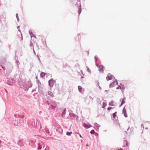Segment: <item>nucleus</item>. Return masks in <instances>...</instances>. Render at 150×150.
<instances>
[{
  "instance_id": "27",
  "label": "nucleus",
  "mask_w": 150,
  "mask_h": 150,
  "mask_svg": "<svg viewBox=\"0 0 150 150\" xmlns=\"http://www.w3.org/2000/svg\"><path fill=\"white\" fill-rule=\"evenodd\" d=\"M95 132L94 129L92 130L90 132V133L91 134H94Z\"/></svg>"
},
{
  "instance_id": "4",
  "label": "nucleus",
  "mask_w": 150,
  "mask_h": 150,
  "mask_svg": "<svg viewBox=\"0 0 150 150\" xmlns=\"http://www.w3.org/2000/svg\"><path fill=\"white\" fill-rule=\"evenodd\" d=\"M36 142V140L35 139H31L29 141V144L30 146L34 147L35 146V143Z\"/></svg>"
},
{
  "instance_id": "30",
  "label": "nucleus",
  "mask_w": 150,
  "mask_h": 150,
  "mask_svg": "<svg viewBox=\"0 0 150 150\" xmlns=\"http://www.w3.org/2000/svg\"><path fill=\"white\" fill-rule=\"evenodd\" d=\"M81 12V8H79V14H80Z\"/></svg>"
},
{
  "instance_id": "16",
  "label": "nucleus",
  "mask_w": 150,
  "mask_h": 150,
  "mask_svg": "<svg viewBox=\"0 0 150 150\" xmlns=\"http://www.w3.org/2000/svg\"><path fill=\"white\" fill-rule=\"evenodd\" d=\"M46 74L43 72H41L40 73V77L43 78Z\"/></svg>"
},
{
  "instance_id": "37",
  "label": "nucleus",
  "mask_w": 150,
  "mask_h": 150,
  "mask_svg": "<svg viewBox=\"0 0 150 150\" xmlns=\"http://www.w3.org/2000/svg\"><path fill=\"white\" fill-rule=\"evenodd\" d=\"M95 60L96 61H97V57H95Z\"/></svg>"
},
{
  "instance_id": "22",
  "label": "nucleus",
  "mask_w": 150,
  "mask_h": 150,
  "mask_svg": "<svg viewBox=\"0 0 150 150\" xmlns=\"http://www.w3.org/2000/svg\"><path fill=\"white\" fill-rule=\"evenodd\" d=\"M124 143H125V145H124V147H125V146H128V143L127 141L125 140H124Z\"/></svg>"
},
{
  "instance_id": "14",
  "label": "nucleus",
  "mask_w": 150,
  "mask_h": 150,
  "mask_svg": "<svg viewBox=\"0 0 150 150\" xmlns=\"http://www.w3.org/2000/svg\"><path fill=\"white\" fill-rule=\"evenodd\" d=\"M66 109H64L63 110L62 112V116L63 117H64L65 116V114L66 113Z\"/></svg>"
},
{
  "instance_id": "11",
  "label": "nucleus",
  "mask_w": 150,
  "mask_h": 150,
  "mask_svg": "<svg viewBox=\"0 0 150 150\" xmlns=\"http://www.w3.org/2000/svg\"><path fill=\"white\" fill-rule=\"evenodd\" d=\"M43 132H45L47 134H48L49 135H51V134H50V132L49 129L46 127H45V128L43 129Z\"/></svg>"
},
{
  "instance_id": "21",
  "label": "nucleus",
  "mask_w": 150,
  "mask_h": 150,
  "mask_svg": "<svg viewBox=\"0 0 150 150\" xmlns=\"http://www.w3.org/2000/svg\"><path fill=\"white\" fill-rule=\"evenodd\" d=\"M72 133V132H67L66 133V135L67 136H71V134Z\"/></svg>"
},
{
  "instance_id": "3",
  "label": "nucleus",
  "mask_w": 150,
  "mask_h": 150,
  "mask_svg": "<svg viewBox=\"0 0 150 150\" xmlns=\"http://www.w3.org/2000/svg\"><path fill=\"white\" fill-rule=\"evenodd\" d=\"M47 104L49 105V108L52 110H57L58 107L59 106V104L56 102L55 101H52L51 102L47 101Z\"/></svg>"
},
{
  "instance_id": "1",
  "label": "nucleus",
  "mask_w": 150,
  "mask_h": 150,
  "mask_svg": "<svg viewBox=\"0 0 150 150\" xmlns=\"http://www.w3.org/2000/svg\"><path fill=\"white\" fill-rule=\"evenodd\" d=\"M24 116H21L18 115L16 114L14 115L13 119L15 120H13L11 123L12 125H13L15 126H22L24 124V122L23 120L20 119V118L24 117Z\"/></svg>"
},
{
  "instance_id": "31",
  "label": "nucleus",
  "mask_w": 150,
  "mask_h": 150,
  "mask_svg": "<svg viewBox=\"0 0 150 150\" xmlns=\"http://www.w3.org/2000/svg\"><path fill=\"white\" fill-rule=\"evenodd\" d=\"M1 68H2L4 70H5V68L4 67L2 66H0V69L1 70Z\"/></svg>"
},
{
  "instance_id": "19",
  "label": "nucleus",
  "mask_w": 150,
  "mask_h": 150,
  "mask_svg": "<svg viewBox=\"0 0 150 150\" xmlns=\"http://www.w3.org/2000/svg\"><path fill=\"white\" fill-rule=\"evenodd\" d=\"M126 98L125 97H124L122 100V102L121 103L122 104H124L125 103V100Z\"/></svg>"
},
{
  "instance_id": "26",
  "label": "nucleus",
  "mask_w": 150,
  "mask_h": 150,
  "mask_svg": "<svg viewBox=\"0 0 150 150\" xmlns=\"http://www.w3.org/2000/svg\"><path fill=\"white\" fill-rule=\"evenodd\" d=\"M94 125L96 127H100V125L96 122H95L94 123Z\"/></svg>"
},
{
  "instance_id": "23",
  "label": "nucleus",
  "mask_w": 150,
  "mask_h": 150,
  "mask_svg": "<svg viewBox=\"0 0 150 150\" xmlns=\"http://www.w3.org/2000/svg\"><path fill=\"white\" fill-rule=\"evenodd\" d=\"M124 88H125L123 87H121V86H119L118 87H117L116 89H121V91H122L123 90H124Z\"/></svg>"
},
{
  "instance_id": "13",
  "label": "nucleus",
  "mask_w": 150,
  "mask_h": 150,
  "mask_svg": "<svg viewBox=\"0 0 150 150\" xmlns=\"http://www.w3.org/2000/svg\"><path fill=\"white\" fill-rule=\"evenodd\" d=\"M122 113L124 114V115L125 117H127L126 113V111L125 107H124L123 109Z\"/></svg>"
},
{
  "instance_id": "38",
  "label": "nucleus",
  "mask_w": 150,
  "mask_h": 150,
  "mask_svg": "<svg viewBox=\"0 0 150 150\" xmlns=\"http://www.w3.org/2000/svg\"><path fill=\"white\" fill-rule=\"evenodd\" d=\"M97 84L98 85V86H99V88H100V87L99 86V83L98 82H97Z\"/></svg>"
},
{
  "instance_id": "9",
  "label": "nucleus",
  "mask_w": 150,
  "mask_h": 150,
  "mask_svg": "<svg viewBox=\"0 0 150 150\" xmlns=\"http://www.w3.org/2000/svg\"><path fill=\"white\" fill-rule=\"evenodd\" d=\"M54 83V80L52 79L49 81V83L50 87H53Z\"/></svg>"
},
{
  "instance_id": "15",
  "label": "nucleus",
  "mask_w": 150,
  "mask_h": 150,
  "mask_svg": "<svg viewBox=\"0 0 150 150\" xmlns=\"http://www.w3.org/2000/svg\"><path fill=\"white\" fill-rule=\"evenodd\" d=\"M104 67L102 65L100 66L99 68V71L101 72H103V71Z\"/></svg>"
},
{
  "instance_id": "45",
  "label": "nucleus",
  "mask_w": 150,
  "mask_h": 150,
  "mask_svg": "<svg viewBox=\"0 0 150 150\" xmlns=\"http://www.w3.org/2000/svg\"><path fill=\"white\" fill-rule=\"evenodd\" d=\"M98 99H100V98H97V100H98Z\"/></svg>"
},
{
  "instance_id": "32",
  "label": "nucleus",
  "mask_w": 150,
  "mask_h": 150,
  "mask_svg": "<svg viewBox=\"0 0 150 150\" xmlns=\"http://www.w3.org/2000/svg\"><path fill=\"white\" fill-rule=\"evenodd\" d=\"M44 150H49V148L47 146H46V148Z\"/></svg>"
},
{
  "instance_id": "43",
  "label": "nucleus",
  "mask_w": 150,
  "mask_h": 150,
  "mask_svg": "<svg viewBox=\"0 0 150 150\" xmlns=\"http://www.w3.org/2000/svg\"><path fill=\"white\" fill-rule=\"evenodd\" d=\"M89 98H92V99H93V98L91 97V96H89Z\"/></svg>"
},
{
  "instance_id": "24",
  "label": "nucleus",
  "mask_w": 150,
  "mask_h": 150,
  "mask_svg": "<svg viewBox=\"0 0 150 150\" xmlns=\"http://www.w3.org/2000/svg\"><path fill=\"white\" fill-rule=\"evenodd\" d=\"M107 105L106 103H105L104 102H103L102 106V108H104Z\"/></svg>"
},
{
  "instance_id": "35",
  "label": "nucleus",
  "mask_w": 150,
  "mask_h": 150,
  "mask_svg": "<svg viewBox=\"0 0 150 150\" xmlns=\"http://www.w3.org/2000/svg\"><path fill=\"white\" fill-rule=\"evenodd\" d=\"M21 39H20V40H23V38H22V35L21 34Z\"/></svg>"
},
{
  "instance_id": "25",
  "label": "nucleus",
  "mask_w": 150,
  "mask_h": 150,
  "mask_svg": "<svg viewBox=\"0 0 150 150\" xmlns=\"http://www.w3.org/2000/svg\"><path fill=\"white\" fill-rule=\"evenodd\" d=\"M117 112H115L112 114V117L114 118H115L116 117V114H117Z\"/></svg>"
},
{
  "instance_id": "6",
  "label": "nucleus",
  "mask_w": 150,
  "mask_h": 150,
  "mask_svg": "<svg viewBox=\"0 0 150 150\" xmlns=\"http://www.w3.org/2000/svg\"><path fill=\"white\" fill-rule=\"evenodd\" d=\"M24 140L23 139H20L18 142V145L22 146H24Z\"/></svg>"
},
{
  "instance_id": "33",
  "label": "nucleus",
  "mask_w": 150,
  "mask_h": 150,
  "mask_svg": "<svg viewBox=\"0 0 150 150\" xmlns=\"http://www.w3.org/2000/svg\"><path fill=\"white\" fill-rule=\"evenodd\" d=\"M48 95H49L51 96H52V97H53L54 96V94H48Z\"/></svg>"
},
{
  "instance_id": "40",
  "label": "nucleus",
  "mask_w": 150,
  "mask_h": 150,
  "mask_svg": "<svg viewBox=\"0 0 150 150\" xmlns=\"http://www.w3.org/2000/svg\"><path fill=\"white\" fill-rule=\"evenodd\" d=\"M129 128H130V127L129 126L128 128L127 129V131H128L129 130Z\"/></svg>"
},
{
  "instance_id": "36",
  "label": "nucleus",
  "mask_w": 150,
  "mask_h": 150,
  "mask_svg": "<svg viewBox=\"0 0 150 150\" xmlns=\"http://www.w3.org/2000/svg\"><path fill=\"white\" fill-rule=\"evenodd\" d=\"M123 105V104H122V103H121L119 105V107H121Z\"/></svg>"
},
{
  "instance_id": "20",
  "label": "nucleus",
  "mask_w": 150,
  "mask_h": 150,
  "mask_svg": "<svg viewBox=\"0 0 150 150\" xmlns=\"http://www.w3.org/2000/svg\"><path fill=\"white\" fill-rule=\"evenodd\" d=\"M78 89L79 92H81L82 91V87L81 86H79L78 87Z\"/></svg>"
},
{
  "instance_id": "48",
  "label": "nucleus",
  "mask_w": 150,
  "mask_h": 150,
  "mask_svg": "<svg viewBox=\"0 0 150 150\" xmlns=\"http://www.w3.org/2000/svg\"><path fill=\"white\" fill-rule=\"evenodd\" d=\"M6 96H7V94H6Z\"/></svg>"
},
{
  "instance_id": "28",
  "label": "nucleus",
  "mask_w": 150,
  "mask_h": 150,
  "mask_svg": "<svg viewBox=\"0 0 150 150\" xmlns=\"http://www.w3.org/2000/svg\"><path fill=\"white\" fill-rule=\"evenodd\" d=\"M113 108H112L111 107H109L107 108V110L109 111L111 109H113Z\"/></svg>"
},
{
  "instance_id": "46",
  "label": "nucleus",
  "mask_w": 150,
  "mask_h": 150,
  "mask_svg": "<svg viewBox=\"0 0 150 150\" xmlns=\"http://www.w3.org/2000/svg\"><path fill=\"white\" fill-rule=\"evenodd\" d=\"M146 129H148V127H146V128H145Z\"/></svg>"
},
{
  "instance_id": "39",
  "label": "nucleus",
  "mask_w": 150,
  "mask_h": 150,
  "mask_svg": "<svg viewBox=\"0 0 150 150\" xmlns=\"http://www.w3.org/2000/svg\"><path fill=\"white\" fill-rule=\"evenodd\" d=\"M142 127L143 128H144V125L143 124H142Z\"/></svg>"
},
{
  "instance_id": "2",
  "label": "nucleus",
  "mask_w": 150,
  "mask_h": 150,
  "mask_svg": "<svg viewBox=\"0 0 150 150\" xmlns=\"http://www.w3.org/2000/svg\"><path fill=\"white\" fill-rule=\"evenodd\" d=\"M28 124L29 126L33 127L38 129H40L41 128V125L40 121L37 119H32L28 121Z\"/></svg>"
},
{
  "instance_id": "41",
  "label": "nucleus",
  "mask_w": 150,
  "mask_h": 150,
  "mask_svg": "<svg viewBox=\"0 0 150 150\" xmlns=\"http://www.w3.org/2000/svg\"><path fill=\"white\" fill-rule=\"evenodd\" d=\"M118 150H123V149H118Z\"/></svg>"
},
{
  "instance_id": "17",
  "label": "nucleus",
  "mask_w": 150,
  "mask_h": 150,
  "mask_svg": "<svg viewBox=\"0 0 150 150\" xmlns=\"http://www.w3.org/2000/svg\"><path fill=\"white\" fill-rule=\"evenodd\" d=\"M109 105L110 106H114V102L113 100H111L110 101L109 103Z\"/></svg>"
},
{
  "instance_id": "7",
  "label": "nucleus",
  "mask_w": 150,
  "mask_h": 150,
  "mask_svg": "<svg viewBox=\"0 0 150 150\" xmlns=\"http://www.w3.org/2000/svg\"><path fill=\"white\" fill-rule=\"evenodd\" d=\"M114 78V77L113 75L110 73H108L107 75L106 78L107 81H109L112 79Z\"/></svg>"
},
{
  "instance_id": "34",
  "label": "nucleus",
  "mask_w": 150,
  "mask_h": 150,
  "mask_svg": "<svg viewBox=\"0 0 150 150\" xmlns=\"http://www.w3.org/2000/svg\"><path fill=\"white\" fill-rule=\"evenodd\" d=\"M95 136H98V133H97L96 132H95Z\"/></svg>"
},
{
  "instance_id": "42",
  "label": "nucleus",
  "mask_w": 150,
  "mask_h": 150,
  "mask_svg": "<svg viewBox=\"0 0 150 150\" xmlns=\"http://www.w3.org/2000/svg\"><path fill=\"white\" fill-rule=\"evenodd\" d=\"M125 133H126V134H127V131H125Z\"/></svg>"
},
{
  "instance_id": "44",
  "label": "nucleus",
  "mask_w": 150,
  "mask_h": 150,
  "mask_svg": "<svg viewBox=\"0 0 150 150\" xmlns=\"http://www.w3.org/2000/svg\"><path fill=\"white\" fill-rule=\"evenodd\" d=\"M86 146H88V144H86Z\"/></svg>"
},
{
  "instance_id": "5",
  "label": "nucleus",
  "mask_w": 150,
  "mask_h": 150,
  "mask_svg": "<svg viewBox=\"0 0 150 150\" xmlns=\"http://www.w3.org/2000/svg\"><path fill=\"white\" fill-rule=\"evenodd\" d=\"M56 132L59 134H62V129L60 126L57 127L56 128Z\"/></svg>"
},
{
  "instance_id": "10",
  "label": "nucleus",
  "mask_w": 150,
  "mask_h": 150,
  "mask_svg": "<svg viewBox=\"0 0 150 150\" xmlns=\"http://www.w3.org/2000/svg\"><path fill=\"white\" fill-rule=\"evenodd\" d=\"M38 146V149H40L42 148V146H43V148H44L45 147L44 146L43 144L42 143H37V144Z\"/></svg>"
},
{
  "instance_id": "8",
  "label": "nucleus",
  "mask_w": 150,
  "mask_h": 150,
  "mask_svg": "<svg viewBox=\"0 0 150 150\" xmlns=\"http://www.w3.org/2000/svg\"><path fill=\"white\" fill-rule=\"evenodd\" d=\"M83 125L86 129L92 127V126L89 123H84L83 124Z\"/></svg>"
},
{
  "instance_id": "47",
  "label": "nucleus",
  "mask_w": 150,
  "mask_h": 150,
  "mask_svg": "<svg viewBox=\"0 0 150 150\" xmlns=\"http://www.w3.org/2000/svg\"><path fill=\"white\" fill-rule=\"evenodd\" d=\"M33 96H35V94H33Z\"/></svg>"
},
{
  "instance_id": "29",
  "label": "nucleus",
  "mask_w": 150,
  "mask_h": 150,
  "mask_svg": "<svg viewBox=\"0 0 150 150\" xmlns=\"http://www.w3.org/2000/svg\"><path fill=\"white\" fill-rule=\"evenodd\" d=\"M76 134H78L79 135V137L80 138H82L81 135V134L79 133H78V132H76Z\"/></svg>"
},
{
  "instance_id": "18",
  "label": "nucleus",
  "mask_w": 150,
  "mask_h": 150,
  "mask_svg": "<svg viewBox=\"0 0 150 150\" xmlns=\"http://www.w3.org/2000/svg\"><path fill=\"white\" fill-rule=\"evenodd\" d=\"M69 115L70 117H73L74 118H75V117L76 116L75 114L72 113H69Z\"/></svg>"
},
{
  "instance_id": "12",
  "label": "nucleus",
  "mask_w": 150,
  "mask_h": 150,
  "mask_svg": "<svg viewBox=\"0 0 150 150\" xmlns=\"http://www.w3.org/2000/svg\"><path fill=\"white\" fill-rule=\"evenodd\" d=\"M118 85V82L116 81H114L113 82H112V83L110 84V87H112L114 86V85Z\"/></svg>"
}]
</instances>
